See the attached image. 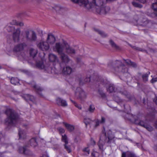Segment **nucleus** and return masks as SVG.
Instances as JSON below:
<instances>
[{
    "instance_id": "603ef678",
    "label": "nucleus",
    "mask_w": 157,
    "mask_h": 157,
    "mask_svg": "<svg viewBox=\"0 0 157 157\" xmlns=\"http://www.w3.org/2000/svg\"><path fill=\"white\" fill-rule=\"evenodd\" d=\"M128 140L130 141L131 142L134 143H136L137 145L139 147V146H141V144L140 143H135L134 142H133V140L130 138L128 139V138H126Z\"/></svg>"
},
{
    "instance_id": "5fc2aeb1",
    "label": "nucleus",
    "mask_w": 157,
    "mask_h": 157,
    "mask_svg": "<svg viewBox=\"0 0 157 157\" xmlns=\"http://www.w3.org/2000/svg\"><path fill=\"white\" fill-rule=\"evenodd\" d=\"M157 81V77L153 78L151 81V83H154Z\"/></svg>"
},
{
    "instance_id": "c03bdc74",
    "label": "nucleus",
    "mask_w": 157,
    "mask_h": 157,
    "mask_svg": "<svg viewBox=\"0 0 157 157\" xmlns=\"http://www.w3.org/2000/svg\"><path fill=\"white\" fill-rule=\"evenodd\" d=\"M90 77H86L84 80V82L80 80L79 81V84L80 85H82L85 82H89L90 81Z\"/></svg>"
},
{
    "instance_id": "58836bf2",
    "label": "nucleus",
    "mask_w": 157,
    "mask_h": 157,
    "mask_svg": "<svg viewBox=\"0 0 157 157\" xmlns=\"http://www.w3.org/2000/svg\"><path fill=\"white\" fill-rule=\"evenodd\" d=\"M26 134V133L24 130L19 129V130L18 135L19 137H24Z\"/></svg>"
},
{
    "instance_id": "ddd939ff",
    "label": "nucleus",
    "mask_w": 157,
    "mask_h": 157,
    "mask_svg": "<svg viewBox=\"0 0 157 157\" xmlns=\"http://www.w3.org/2000/svg\"><path fill=\"white\" fill-rule=\"evenodd\" d=\"M18 152L21 154L27 155H32V152L27 148L26 146L19 147Z\"/></svg>"
},
{
    "instance_id": "cd10ccee",
    "label": "nucleus",
    "mask_w": 157,
    "mask_h": 157,
    "mask_svg": "<svg viewBox=\"0 0 157 157\" xmlns=\"http://www.w3.org/2000/svg\"><path fill=\"white\" fill-rule=\"evenodd\" d=\"M19 80L17 78L12 77L10 79L11 83L14 85L19 84Z\"/></svg>"
},
{
    "instance_id": "a878e982",
    "label": "nucleus",
    "mask_w": 157,
    "mask_h": 157,
    "mask_svg": "<svg viewBox=\"0 0 157 157\" xmlns=\"http://www.w3.org/2000/svg\"><path fill=\"white\" fill-rule=\"evenodd\" d=\"M36 138H31L30 140L29 144L33 147L36 146L37 145V143L36 142Z\"/></svg>"
},
{
    "instance_id": "e2e57ef3",
    "label": "nucleus",
    "mask_w": 157,
    "mask_h": 157,
    "mask_svg": "<svg viewBox=\"0 0 157 157\" xmlns=\"http://www.w3.org/2000/svg\"><path fill=\"white\" fill-rule=\"evenodd\" d=\"M41 157H48V156L47 154L46 153V154H43L42 156Z\"/></svg>"
},
{
    "instance_id": "393cba45",
    "label": "nucleus",
    "mask_w": 157,
    "mask_h": 157,
    "mask_svg": "<svg viewBox=\"0 0 157 157\" xmlns=\"http://www.w3.org/2000/svg\"><path fill=\"white\" fill-rule=\"evenodd\" d=\"M23 97L26 100H30V101L34 102L35 101V98L32 95H30L29 94H25Z\"/></svg>"
},
{
    "instance_id": "423d86ee",
    "label": "nucleus",
    "mask_w": 157,
    "mask_h": 157,
    "mask_svg": "<svg viewBox=\"0 0 157 157\" xmlns=\"http://www.w3.org/2000/svg\"><path fill=\"white\" fill-rule=\"evenodd\" d=\"M135 123L145 128L149 131H151L153 130V127L150 125L149 122L147 120L144 121L136 120L135 121Z\"/></svg>"
},
{
    "instance_id": "20e7f679",
    "label": "nucleus",
    "mask_w": 157,
    "mask_h": 157,
    "mask_svg": "<svg viewBox=\"0 0 157 157\" xmlns=\"http://www.w3.org/2000/svg\"><path fill=\"white\" fill-rule=\"evenodd\" d=\"M23 37L26 41L29 42H35L37 40V36L36 32L33 31L26 30L25 31Z\"/></svg>"
},
{
    "instance_id": "79ce46f5",
    "label": "nucleus",
    "mask_w": 157,
    "mask_h": 157,
    "mask_svg": "<svg viewBox=\"0 0 157 157\" xmlns=\"http://www.w3.org/2000/svg\"><path fill=\"white\" fill-rule=\"evenodd\" d=\"M109 43L112 47L116 49H118L119 48V47L112 40H109Z\"/></svg>"
},
{
    "instance_id": "a19ab883",
    "label": "nucleus",
    "mask_w": 157,
    "mask_h": 157,
    "mask_svg": "<svg viewBox=\"0 0 157 157\" xmlns=\"http://www.w3.org/2000/svg\"><path fill=\"white\" fill-rule=\"evenodd\" d=\"M95 109L94 106L92 104L90 105L88 109V111L90 113H93L94 112Z\"/></svg>"
},
{
    "instance_id": "6e6d98bb",
    "label": "nucleus",
    "mask_w": 157,
    "mask_h": 157,
    "mask_svg": "<svg viewBox=\"0 0 157 157\" xmlns=\"http://www.w3.org/2000/svg\"><path fill=\"white\" fill-rule=\"evenodd\" d=\"M105 122V119L104 117H101V120L100 121V123L103 124Z\"/></svg>"
},
{
    "instance_id": "72a5a7b5",
    "label": "nucleus",
    "mask_w": 157,
    "mask_h": 157,
    "mask_svg": "<svg viewBox=\"0 0 157 157\" xmlns=\"http://www.w3.org/2000/svg\"><path fill=\"white\" fill-rule=\"evenodd\" d=\"M129 45L132 48H133V49H134L135 50L138 51H141V52H144L147 53V51L146 50H145L144 49H142V48H140L137 47L135 46H132V45H130V44Z\"/></svg>"
},
{
    "instance_id": "4be33fe9",
    "label": "nucleus",
    "mask_w": 157,
    "mask_h": 157,
    "mask_svg": "<svg viewBox=\"0 0 157 157\" xmlns=\"http://www.w3.org/2000/svg\"><path fill=\"white\" fill-rule=\"evenodd\" d=\"M56 39L54 36L51 34H48V37L46 40L48 43L50 44H53L55 41Z\"/></svg>"
},
{
    "instance_id": "2f4dec72",
    "label": "nucleus",
    "mask_w": 157,
    "mask_h": 157,
    "mask_svg": "<svg viewBox=\"0 0 157 157\" xmlns=\"http://www.w3.org/2000/svg\"><path fill=\"white\" fill-rule=\"evenodd\" d=\"M124 60L125 61V63L128 65H130L134 67H136L137 65L136 63L134 62H131L130 60L129 59Z\"/></svg>"
},
{
    "instance_id": "6ab92c4d",
    "label": "nucleus",
    "mask_w": 157,
    "mask_h": 157,
    "mask_svg": "<svg viewBox=\"0 0 157 157\" xmlns=\"http://www.w3.org/2000/svg\"><path fill=\"white\" fill-rule=\"evenodd\" d=\"M56 100L57 104L59 105L66 106L67 105V104L66 101L60 98H57Z\"/></svg>"
},
{
    "instance_id": "37998d69",
    "label": "nucleus",
    "mask_w": 157,
    "mask_h": 157,
    "mask_svg": "<svg viewBox=\"0 0 157 157\" xmlns=\"http://www.w3.org/2000/svg\"><path fill=\"white\" fill-rule=\"evenodd\" d=\"M83 151L84 152V155H87L90 154V149L88 147H86L83 149Z\"/></svg>"
},
{
    "instance_id": "de8ad7c7",
    "label": "nucleus",
    "mask_w": 157,
    "mask_h": 157,
    "mask_svg": "<svg viewBox=\"0 0 157 157\" xmlns=\"http://www.w3.org/2000/svg\"><path fill=\"white\" fill-rule=\"evenodd\" d=\"M93 121L91 120L90 118H85L84 119V122L85 124L87 125L88 124H90Z\"/></svg>"
},
{
    "instance_id": "2eb2a0df",
    "label": "nucleus",
    "mask_w": 157,
    "mask_h": 157,
    "mask_svg": "<svg viewBox=\"0 0 157 157\" xmlns=\"http://www.w3.org/2000/svg\"><path fill=\"white\" fill-rule=\"evenodd\" d=\"M73 71L74 70L68 66L64 67L62 70V73L65 75H70Z\"/></svg>"
},
{
    "instance_id": "c9c22d12",
    "label": "nucleus",
    "mask_w": 157,
    "mask_h": 157,
    "mask_svg": "<svg viewBox=\"0 0 157 157\" xmlns=\"http://www.w3.org/2000/svg\"><path fill=\"white\" fill-rule=\"evenodd\" d=\"M94 30L98 33L102 37H106L107 36V35L104 32L99 30L98 29L96 28L94 29Z\"/></svg>"
},
{
    "instance_id": "680f3d73",
    "label": "nucleus",
    "mask_w": 157,
    "mask_h": 157,
    "mask_svg": "<svg viewBox=\"0 0 157 157\" xmlns=\"http://www.w3.org/2000/svg\"><path fill=\"white\" fill-rule=\"evenodd\" d=\"M154 101L157 105V97H156L153 100Z\"/></svg>"
},
{
    "instance_id": "412c9836",
    "label": "nucleus",
    "mask_w": 157,
    "mask_h": 157,
    "mask_svg": "<svg viewBox=\"0 0 157 157\" xmlns=\"http://www.w3.org/2000/svg\"><path fill=\"white\" fill-rule=\"evenodd\" d=\"M32 87L35 90L37 94H38L41 97H44L43 95L40 93V92L43 90V89L42 87L39 86L36 84L33 85L32 86Z\"/></svg>"
},
{
    "instance_id": "e433bc0d",
    "label": "nucleus",
    "mask_w": 157,
    "mask_h": 157,
    "mask_svg": "<svg viewBox=\"0 0 157 157\" xmlns=\"http://www.w3.org/2000/svg\"><path fill=\"white\" fill-rule=\"evenodd\" d=\"M6 29L9 32H11L13 30H14V27L13 25H12L11 24H8L6 26Z\"/></svg>"
},
{
    "instance_id": "49530a36",
    "label": "nucleus",
    "mask_w": 157,
    "mask_h": 157,
    "mask_svg": "<svg viewBox=\"0 0 157 157\" xmlns=\"http://www.w3.org/2000/svg\"><path fill=\"white\" fill-rule=\"evenodd\" d=\"M98 93L103 98L105 97V94L103 92V91L102 90H98Z\"/></svg>"
},
{
    "instance_id": "b1692460",
    "label": "nucleus",
    "mask_w": 157,
    "mask_h": 157,
    "mask_svg": "<svg viewBox=\"0 0 157 157\" xmlns=\"http://www.w3.org/2000/svg\"><path fill=\"white\" fill-rule=\"evenodd\" d=\"M62 140L65 143L64 144L65 149L67 150L68 153H70L71 151L70 147L67 145V144L68 143L67 138H62Z\"/></svg>"
},
{
    "instance_id": "8fccbe9b",
    "label": "nucleus",
    "mask_w": 157,
    "mask_h": 157,
    "mask_svg": "<svg viewBox=\"0 0 157 157\" xmlns=\"http://www.w3.org/2000/svg\"><path fill=\"white\" fill-rule=\"evenodd\" d=\"M57 129L58 130L59 133L60 134H63L65 132V130L64 128H62L61 127H59Z\"/></svg>"
},
{
    "instance_id": "774afa93",
    "label": "nucleus",
    "mask_w": 157,
    "mask_h": 157,
    "mask_svg": "<svg viewBox=\"0 0 157 157\" xmlns=\"http://www.w3.org/2000/svg\"><path fill=\"white\" fill-rule=\"evenodd\" d=\"M40 141L42 142H44V139H43V138H41L40 140Z\"/></svg>"
},
{
    "instance_id": "f704fd0d",
    "label": "nucleus",
    "mask_w": 157,
    "mask_h": 157,
    "mask_svg": "<svg viewBox=\"0 0 157 157\" xmlns=\"http://www.w3.org/2000/svg\"><path fill=\"white\" fill-rule=\"evenodd\" d=\"M151 7L154 10V14L155 15V16L157 17V2L153 3Z\"/></svg>"
},
{
    "instance_id": "9d476101",
    "label": "nucleus",
    "mask_w": 157,
    "mask_h": 157,
    "mask_svg": "<svg viewBox=\"0 0 157 157\" xmlns=\"http://www.w3.org/2000/svg\"><path fill=\"white\" fill-rule=\"evenodd\" d=\"M26 46L27 45L25 43L19 44L14 46L12 51L14 53L21 52Z\"/></svg>"
},
{
    "instance_id": "864d4df0",
    "label": "nucleus",
    "mask_w": 157,
    "mask_h": 157,
    "mask_svg": "<svg viewBox=\"0 0 157 157\" xmlns=\"http://www.w3.org/2000/svg\"><path fill=\"white\" fill-rule=\"evenodd\" d=\"M10 24H11L12 25H17V22L16 20H13Z\"/></svg>"
},
{
    "instance_id": "aec40b11",
    "label": "nucleus",
    "mask_w": 157,
    "mask_h": 157,
    "mask_svg": "<svg viewBox=\"0 0 157 157\" xmlns=\"http://www.w3.org/2000/svg\"><path fill=\"white\" fill-rule=\"evenodd\" d=\"M56 100L57 104L59 105L66 106L67 105V104L66 101L60 98H57Z\"/></svg>"
},
{
    "instance_id": "0eeeda50",
    "label": "nucleus",
    "mask_w": 157,
    "mask_h": 157,
    "mask_svg": "<svg viewBox=\"0 0 157 157\" xmlns=\"http://www.w3.org/2000/svg\"><path fill=\"white\" fill-rule=\"evenodd\" d=\"M36 66L37 68L40 69H44L48 73L52 72V68L48 65L44 66L42 60L37 61L36 62Z\"/></svg>"
},
{
    "instance_id": "4c0bfd02",
    "label": "nucleus",
    "mask_w": 157,
    "mask_h": 157,
    "mask_svg": "<svg viewBox=\"0 0 157 157\" xmlns=\"http://www.w3.org/2000/svg\"><path fill=\"white\" fill-rule=\"evenodd\" d=\"M149 23V21L146 18H143L141 21L140 25L142 26H146Z\"/></svg>"
},
{
    "instance_id": "69168bd1",
    "label": "nucleus",
    "mask_w": 157,
    "mask_h": 157,
    "mask_svg": "<svg viewBox=\"0 0 157 157\" xmlns=\"http://www.w3.org/2000/svg\"><path fill=\"white\" fill-rule=\"evenodd\" d=\"M154 126L155 127V128H157V121L155 122Z\"/></svg>"
},
{
    "instance_id": "a18cd8bd",
    "label": "nucleus",
    "mask_w": 157,
    "mask_h": 157,
    "mask_svg": "<svg viewBox=\"0 0 157 157\" xmlns=\"http://www.w3.org/2000/svg\"><path fill=\"white\" fill-rule=\"evenodd\" d=\"M93 122H95V124L94 127L96 128L99 126L100 123V121L98 119H95L93 121Z\"/></svg>"
},
{
    "instance_id": "473e14b6",
    "label": "nucleus",
    "mask_w": 157,
    "mask_h": 157,
    "mask_svg": "<svg viewBox=\"0 0 157 157\" xmlns=\"http://www.w3.org/2000/svg\"><path fill=\"white\" fill-rule=\"evenodd\" d=\"M37 53V51L33 48H31L30 50V56L34 58Z\"/></svg>"
},
{
    "instance_id": "5701e85b",
    "label": "nucleus",
    "mask_w": 157,
    "mask_h": 157,
    "mask_svg": "<svg viewBox=\"0 0 157 157\" xmlns=\"http://www.w3.org/2000/svg\"><path fill=\"white\" fill-rule=\"evenodd\" d=\"M114 100L115 101L117 102L118 103L122 104L123 105V107L125 109L124 111L126 112L127 111V109H126L125 108V105L124 104V103L126 102V101L124 100H122L118 96H116L114 98Z\"/></svg>"
},
{
    "instance_id": "c756f323",
    "label": "nucleus",
    "mask_w": 157,
    "mask_h": 157,
    "mask_svg": "<svg viewBox=\"0 0 157 157\" xmlns=\"http://www.w3.org/2000/svg\"><path fill=\"white\" fill-rule=\"evenodd\" d=\"M122 157H135V155L133 153L128 152L126 154L125 152H123L122 153Z\"/></svg>"
},
{
    "instance_id": "3c124183",
    "label": "nucleus",
    "mask_w": 157,
    "mask_h": 157,
    "mask_svg": "<svg viewBox=\"0 0 157 157\" xmlns=\"http://www.w3.org/2000/svg\"><path fill=\"white\" fill-rule=\"evenodd\" d=\"M71 101L75 105V106L77 107L79 109H81V106L80 105H78L77 103H76L75 101L71 100Z\"/></svg>"
},
{
    "instance_id": "dca6fc26",
    "label": "nucleus",
    "mask_w": 157,
    "mask_h": 157,
    "mask_svg": "<svg viewBox=\"0 0 157 157\" xmlns=\"http://www.w3.org/2000/svg\"><path fill=\"white\" fill-rule=\"evenodd\" d=\"M59 54L60 55V59L62 62L67 63L70 61L71 60L68 56L64 53L62 52Z\"/></svg>"
},
{
    "instance_id": "09e8293b",
    "label": "nucleus",
    "mask_w": 157,
    "mask_h": 157,
    "mask_svg": "<svg viewBox=\"0 0 157 157\" xmlns=\"http://www.w3.org/2000/svg\"><path fill=\"white\" fill-rule=\"evenodd\" d=\"M132 4L133 6L136 7L141 8L142 7V6L141 4L135 2H132Z\"/></svg>"
},
{
    "instance_id": "9b49d317",
    "label": "nucleus",
    "mask_w": 157,
    "mask_h": 157,
    "mask_svg": "<svg viewBox=\"0 0 157 157\" xmlns=\"http://www.w3.org/2000/svg\"><path fill=\"white\" fill-rule=\"evenodd\" d=\"M74 3H78L80 6H83L89 9L91 7L90 3L88 0H71Z\"/></svg>"
},
{
    "instance_id": "39448f33",
    "label": "nucleus",
    "mask_w": 157,
    "mask_h": 157,
    "mask_svg": "<svg viewBox=\"0 0 157 157\" xmlns=\"http://www.w3.org/2000/svg\"><path fill=\"white\" fill-rule=\"evenodd\" d=\"M91 5V7L89 9L91 8L94 6H96V11L98 13L100 14H105L108 12L110 10L109 7L108 6H103V4L100 6H97L93 2V0L92 2H90Z\"/></svg>"
},
{
    "instance_id": "6e6552de",
    "label": "nucleus",
    "mask_w": 157,
    "mask_h": 157,
    "mask_svg": "<svg viewBox=\"0 0 157 157\" xmlns=\"http://www.w3.org/2000/svg\"><path fill=\"white\" fill-rule=\"evenodd\" d=\"M113 138H100L98 145L99 149L102 151H104L103 146L105 143L110 144L114 142Z\"/></svg>"
},
{
    "instance_id": "f257e3e1",
    "label": "nucleus",
    "mask_w": 157,
    "mask_h": 157,
    "mask_svg": "<svg viewBox=\"0 0 157 157\" xmlns=\"http://www.w3.org/2000/svg\"><path fill=\"white\" fill-rule=\"evenodd\" d=\"M108 67L116 74L126 73L128 71V68L120 60L110 62L108 64Z\"/></svg>"
},
{
    "instance_id": "1a4fd4ad",
    "label": "nucleus",
    "mask_w": 157,
    "mask_h": 157,
    "mask_svg": "<svg viewBox=\"0 0 157 157\" xmlns=\"http://www.w3.org/2000/svg\"><path fill=\"white\" fill-rule=\"evenodd\" d=\"M75 94L78 98L81 100H83L86 97V94L85 93L80 87H78L76 89Z\"/></svg>"
},
{
    "instance_id": "7c9ffc66",
    "label": "nucleus",
    "mask_w": 157,
    "mask_h": 157,
    "mask_svg": "<svg viewBox=\"0 0 157 157\" xmlns=\"http://www.w3.org/2000/svg\"><path fill=\"white\" fill-rule=\"evenodd\" d=\"M121 94L125 95L126 98L128 99V100L131 101L132 99H134V97L131 96L128 93L127 91H125L121 93Z\"/></svg>"
},
{
    "instance_id": "f3484780",
    "label": "nucleus",
    "mask_w": 157,
    "mask_h": 157,
    "mask_svg": "<svg viewBox=\"0 0 157 157\" xmlns=\"http://www.w3.org/2000/svg\"><path fill=\"white\" fill-rule=\"evenodd\" d=\"M107 92L110 93L118 92L117 91V88L113 84H111L109 85L108 87L107 88Z\"/></svg>"
},
{
    "instance_id": "4d7b16f0",
    "label": "nucleus",
    "mask_w": 157,
    "mask_h": 157,
    "mask_svg": "<svg viewBox=\"0 0 157 157\" xmlns=\"http://www.w3.org/2000/svg\"><path fill=\"white\" fill-rule=\"evenodd\" d=\"M95 144V141L92 139V138H91L90 139V144L91 145H94Z\"/></svg>"
},
{
    "instance_id": "a211bd4d",
    "label": "nucleus",
    "mask_w": 157,
    "mask_h": 157,
    "mask_svg": "<svg viewBox=\"0 0 157 157\" xmlns=\"http://www.w3.org/2000/svg\"><path fill=\"white\" fill-rule=\"evenodd\" d=\"M102 136H105V137H113L112 131L109 130L106 132L105 131V128L104 127L102 132Z\"/></svg>"
},
{
    "instance_id": "f03ea898",
    "label": "nucleus",
    "mask_w": 157,
    "mask_h": 157,
    "mask_svg": "<svg viewBox=\"0 0 157 157\" xmlns=\"http://www.w3.org/2000/svg\"><path fill=\"white\" fill-rule=\"evenodd\" d=\"M5 113L7 116L5 120L6 124L10 126H15L18 121V116L14 111L11 109H7Z\"/></svg>"
},
{
    "instance_id": "13d9d810",
    "label": "nucleus",
    "mask_w": 157,
    "mask_h": 157,
    "mask_svg": "<svg viewBox=\"0 0 157 157\" xmlns=\"http://www.w3.org/2000/svg\"><path fill=\"white\" fill-rule=\"evenodd\" d=\"M56 11H58L61 9V7L59 6H57L54 8Z\"/></svg>"
},
{
    "instance_id": "7ed1b4c3",
    "label": "nucleus",
    "mask_w": 157,
    "mask_h": 157,
    "mask_svg": "<svg viewBox=\"0 0 157 157\" xmlns=\"http://www.w3.org/2000/svg\"><path fill=\"white\" fill-rule=\"evenodd\" d=\"M56 48L59 53L63 52L64 49H65L66 53L68 54L72 55L75 53V50L70 47L65 41H64L62 44L57 43L56 44Z\"/></svg>"
},
{
    "instance_id": "4468645a",
    "label": "nucleus",
    "mask_w": 157,
    "mask_h": 157,
    "mask_svg": "<svg viewBox=\"0 0 157 157\" xmlns=\"http://www.w3.org/2000/svg\"><path fill=\"white\" fill-rule=\"evenodd\" d=\"M20 32V30L19 28L17 29L15 31L13 32V38L15 42H18L19 41Z\"/></svg>"
},
{
    "instance_id": "338daca9",
    "label": "nucleus",
    "mask_w": 157,
    "mask_h": 157,
    "mask_svg": "<svg viewBox=\"0 0 157 157\" xmlns=\"http://www.w3.org/2000/svg\"><path fill=\"white\" fill-rule=\"evenodd\" d=\"M82 134H81V133H79V135H78L77 136H82Z\"/></svg>"
},
{
    "instance_id": "0e129e2a",
    "label": "nucleus",
    "mask_w": 157,
    "mask_h": 157,
    "mask_svg": "<svg viewBox=\"0 0 157 157\" xmlns=\"http://www.w3.org/2000/svg\"><path fill=\"white\" fill-rule=\"evenodd\" d=\"M95 152H93L92 153V157H95Z\"/></svg>"
},
{
    "instance_id": "bf43d9fd",
    "label": "nucleus",
    "mask_w": 157,
    "mask_h": 157,
    "mask_svg": "<svg viewBox=\"0 0 157 157\" xmlns=\"http://www.w3.org/2000/svg\"><path fill=\"white\" fill-rule=\"evenodd\" d=\"M23 25H24V24L23 22H17V25H19L20 26H23Z\"/></svg>"
},
{
    "instance_id": "f8f14e48",
    "label": "nucleus",
    "mask_w": 157,
    "mask_h": 157,
    "mask_svg": "<svg viewBox=\"0 0 157 157\" xmlns=\"http://www.w3.org/2000/svg\"><path fill=\"white\" fill-rule=\"evenodd\" d=\"M37 47L43 51H46L49 48L48 43L46 41H41L37 45Z\"/></svg>"
},
{
    "instance_id": "c85d7f7f",
    "label": "nucleus",
    "mask_w": 157,
    "mask_h": 157,
    "mask_svg": "<svg viewBox=\"0 0 157 157\" xmlns=\"http://www.w3.org/2000/svg\"><path fill=\"white\" fill-rule=\"evenodd\" d=\"M63 124L67 129L69 132H72L74 129L75 128L74 126L65 123H63Z\"/></svg>"
},
{
    "instance_id": "ea45409f",
    "label": "nucleus",
    "mask_w": 157,
    "mask_h": 157,
    "mask_svg": "<svg viewBox=\"0 0 157 157\" xmlns=\"http://www.w3.org/2000/svg\"><path fill=\"white\" fill-rule=\"evenodd\" d=\"M150 74V72L148 71L147 73L143 74L142 75V77L144 81L146 82L148 80V76Z\"/></svg>"
},
{
    "instance_id": "052dcab7",
    "label": "nucleus",
    "mask_w": 157,
    "mask_h": 157,
    "mask_svg": "<svg viewBox=\"0 0 157 157\" xmlns=\"http://www.w3.org/2000/svg\"><path fill=\"white\" fill-rule=\"evenodd\" d=\"M99 81L101 82V83L103 85H104L105 82H104L103 79L101 78L99 79Z\"/></svg>"
},
{
    "instance_id": "bb28decb",
    "label": "nucleus",
    "mask_w": 157,
    "mask_h": 157,
    "mask_svg": "<svg viewBox=\"0 0 157 157\" xmlns=\"http://www.w3.org/2000/svg\"><path fill=\"white\" fill-rule=\"evenodd\" d=\"M49 58L51 62H56L58 61V59L57 57L53 54H50L49 55Z\"/></svg>"
}]
</instances>
